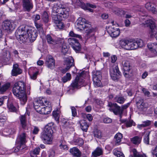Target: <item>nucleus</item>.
I'll return each mask as SVG.
<instances>
[{
  "mask_svg": "<svg viewBox=\"0 0 157 157\" xmlns=\"http://www.w3.org/2000/svg\"><path fill=\"white\" fill-rule=\"evenodd\" d=\"M25 90V84L22 81L15 83L13 88V94L20 100L22 105L25 104L27 101Z\"/></svg>",
  "mask_w": 157,
  "mask_h": 157,
  "instance_id": "nucleus-1",
  "label": "nucleus"
},
{
  "mask_svg": "<svg viewBox=\"0 0 157 157\" xmlns=\"http://www.w3.org/2000/svg\"><path fill=\"white\" fill-rule=\"evenodd\" d=\"M75 27L80 30H86L88 37L94 36L96 29L92 27L91 23L85 18L79 17L75 23Z\"/></svg>",
  "mask_w": 157,
  "mask_h": 157,
  "instance_id": "nucleus-2",
  "label": "nucleus"
},
{
  "mask_svg": "<svg viewBox=\"0 0 157 157\" xmlns=\"http://www.w3.org/2000/svg\"><path fill=\"white\" fill-rule=\"evenodd\" d=\"M28 30V27L26 25L20 26L17 29L15 36L17 39L21 43L27 42L28 38L26 34Z\"/></svg>",
  "mask_w": 157,
  "mask_h": 157,
  "instance_id": "nucleus-3",
  "label": "nucleus"
},
{
  "mask_svg": "<svg viewBox=\"0 0 157 157\" xmlns=\"http://www.w3.org/2000/svg\"><path fill=\"white\" fill-rule=\"evenodd\" d=\"M26 135L25 133H23L19 136L16 141L17 147L14 150L15 152L22 150L25 147V144L26 142Z\"/></svg>",
  "mask_w": 157,
  "mask_h": 157,
  "instance_id": "nucleus-4",
  "label": "nucleus"
},
{
  "mask_svg": "<svg viewBox=\"0 0 157 157\" xmlns=\"http://www.w3.org/2000/svg\"><path fill=\"white\" fill-rule=\"evenodd\" d=\"M108 105L110 107L109 110L113 112L116 115H119L120 120L121 121L123 110L121 109V107L118 105L116 103H109Z\"/></svg>",
  "mask_w": 157,
  "mask_h": 157,
  "instance_id": "nucleus-5",
  "label": "nucleus"
},
{
  "mask_svg": "<svg viewBox=\"0 0 157 157\" xmlns=\"http://www.w3.org/2000/svg\"><path fill=\"white\" fill-rule=\"evenodd\" d=\"M121 46L123 48L127 50H133L136 49V45L135 44L134 41L132 40H122L120 41Z\"/></svg>",
  "mask_w": 157,
  "mask_h": 157,
  "instance_id": "nucleus-6",
  "label": "nucleus"
},
{
  "mask_svg": "<svg viewBox=\"0 0 157 157\" xmlns=\"http://www.w3.org/2000/svg\"><path fill=\"white\" fill-rule=\"evenodd\" d=\"M114 21H112L111 22L113 26L109 27L107 29L108 33L112 37H116L118 36L120 33V30L119 28L115 27L114 25Z\"/></svg>",
  "mask_w": 157,
  "mask_h": 157,
  "instance_id": "nucleus-7",
  "label": "nucleus"
},
{
  "mask_svg": "<svg viewBox=\"0 0 157 157\" xmlns=\"http://www.w3.org/2000/svg\"><path fill=\"white\" fill-rule=\"evenodd\" d=\"M110 74L111 78L114 81L117 80L121 76V73L117 66L110 69Z\"/></svg>",
  "mask_w": 157,
  "mask_h": 157,
  "instance_id": "nucleus-8",
  "label": "nucleus"
},
{
  "mask_svg": "<svg viewBox=\"0 0 157 157\" xmlns=\"http://www.w3.org/2000/svg\"><path fill=\"white\" fill-rule=\"evenodd\" d=\"M144 24L145 26L150 27V30L149 33L151 36H152L156 33L157 31V28L155 23L152 20H146L145 21Z\"/></svg>",
  "mask_w": 157,
  "mask_h": 157,
  "instance_id": "nucleus-9",
  "label": "nucleus"
},
{
  "mask_svg": "<svg viewBox=\"0 0 157 157\" xmlns=\"http://www.w3.org/2000/svg\"><path fill=\"white\" fill-rule=\"evenodd\" d=\"M27 32L26 36L28 38L27 40V42L29 40L31 42L34 41L37 36L36 30L34 28H29L28 29Z\"/></svg>",
  "mask_w": 157,
  "mask_h": 157,
  "instance_id": "nucleus-10",
  "label": "nucleus"
},
{
  "mask_svg": "<svg viewBox=\"0 0 157 157\" xmlns=\"http://www.w3.org/2000/svg\"><path fill=\"white\" fill-rule=\"evenodd\" d=\"M53 21L59 29H62L64 25L61 20L63 18L58 14H52Z\"/></svg>",
  "mask_w": 157,
  "mask_h": 157,
  "instance_id": "nucleus-11",
  "label": "nucleus"
},
{
  "mask_svg": "<svg viewBox=\"0 0 157 157\" xmlns=\"http://www.w3.org/2000/svg\"><path fill=\"white\" fill-rule=\"evenodd\" d=\"M68 41L76 52H78L80 50V45L76 39L73 38H69L68 40Z\"/></svg>",
  "mask_w": 157,
  "mask_h": 157,
  "instance_id": "nucleus-12",
  "label": "nucleus"
},
{
  "mask_svg": "<svg viewBox=\"0 0 157 157\" xmlns=\"http://www.w3.org/2000/svg\"><path fill=\"white\" fill-rule=\"evenodd\" d=\"M101 73L100 71H98L94 72L93 75V80L95 86L99 87L101 86Z\"/></svg>",
  "mask_w": 157,
  "mask_h": 157,
  "instance_id": "nucleus-13",
  "label": "nucleus"
},
{
  "mask_svg": "<svg viewBox=\"0 0 157 157\" xmlns=\"http://www.w3.org/2000/svg\"><path fill=\"white\" fill-rule=\"evenodd\" d=\"M48 102L44 98H39L38 99L35 100L33 103V106L34 109L36 110L39 109L41 106L47 104Z\"/></svg>",
  "mask_w": 157,
  "mask_h": 157,
  "instance_id": "nucleus-14",
  "label": "nucleus"
},
{
  "mask_svg": "<svg viewBox=\"0 0 157 157\" xmlns=\"http://www.w3.org/2000/svg\"><path fill=\"white\" fill-rule=\"evenodd\" d=\"M23 9L25 11L29 12L33 8L32 0H22Z\"/></svg>",
  "mask_w": 157,
  "mask_h": 157,
  "instance_id": "nucleus-15",
  "label": "nucleus"
},
{
  "mask_svg": "<svg viewBox=\"0 0 157 157\" xmlns=\"http://www.w3.org/2000/svg\"><path fill=\"white\" fill-rule=\"evenodd\" d=\"M52 133L44 131L41 136V138L44 142L47 144H49L52 141Z\"/></svg>",
  "mask_w": 157,
  "mask_h": 157,
  "instance_id": "nucleus-16",
  "label": "nucleus"
},
{
  "mask_svg": "<svg viewBox=\"0 0 157 157\" xmlns=\"http://www.w3.org/2000/svg\"><path fill=\"white\" fill-rule=\"evenodd\" d=\"M16 27L13 22L10 21H6L4 22L3 28L6 30H12Z\"/></svg>",
  "mask_w": 157,
  "mask_h": 157,
  "instance_id": "nucleus-17",
  "label": "nucleus"
},
{
  "mask_svg": "<svg viewBox=\"0 0 157 157\" xmlns=\"http://www.w3.org/2000/svg\"><path fill=\"white\" fill-rule=\"evenodd\" d=\"M45 63L47 67L51 69H53L55 67V59L51 56H49L48 57Z\"/></svg>",
  "mask_w": 157,
  "mask_h": 157,
  "instance_id": "nucleus-18",
  "label": "nucleus"
},
{
  "mask_svg": "<svg viewBox=\"0 0 157 157\" xmlns=\"http://www.w3.org/2000/svg\"><path fill=\"white\" fill-rule=\"evenodd\" d=\"M74 59L72 56H69L66 58L64 62V65L69 68L74 65Z\"/></svg>",
  "mask_w": 157,
  "mask_h": 157,
  "instance_id": "nucleus-19",
  "label": "nucleus"
},
{
  "mask_svg": "<svg viewBox=\"0 0 157 157\" xmlns=\"http://www.w3.org/2000/svg\"><path fill=\"white\" fill-rule=\"evenodd\" d=\"M61 9L59 10L58 14L60 15V17H61L63 18H67L69 15L68 9L65 8L63 5Z\"/></svg>",
  "mask_w": 157,
  "mask_h": 157,
  "instance_id": "nucleus-20",
  "label": "nucleus"
},
{
  "mask_svg": "<svg viewBox=\"0 0 157 157\" xmlns=\"http://www.w3.org/2000/svg\"><path fill=\"white\" fill-rule=\"evenodd\" d=\"M22 71V70L19 67L18 64H16L13 65V69L12 71V74L13 76H16L21 74Z\"/></svg>",
  "mask_w": 157,
  "mask_h": 157,
  "instance_id": "nucleus-21",
  "label": "nucleus"
},
{
  "mask_svg": "<svg viewBox=\"0 0 157 157\" xmlns=\"http://www.w3.org/2000/svg\"><path fill=\"white\" fill-rule=\"evenodd\" d=\"M46 39L48 43L51 45H53L58 43L57 41L54 39L52 36L49 34L46 36Z\"/></svg>",
  "mask_w": 157,
  "mask_h": 157,
  "instance_id": "nucleus-22",
  "label": "nucleus"
},
{
  "mask_svg": "<svg viewBox=\"0 0 157 157\" xmlns=\"http://www.w3.org/2000/svg\"><path fill=\"white\" fill-rule=\"evenodd\" d=\"M72 3L75 5L80 7L83 9H87L86 5L81 0H71Z\"/></svg>",
  "mask_w": 157,
  "mask_h": 157,
  "instance_id": "nucleus-23",
  "label": "nucleus"
},
{
  "mask_svg": "<svg viewBox=\"0 0 157 157\" xmlns=\"http://www.w3.org/2000/svg\"><path fill=\"white\" fill-rule=\"evenodd\" d=\"M63 6L59 4H55L52 8V14H59V10L62 8Z\"/></svg>",
  "mask_w": 157,
  "mask_h": 157,
  "instance_id": "nucleus-24",
  "label": "nucleus"
},
{
  "mask_svg": "<svg viewBox=\"0 0 157 157\" xmlns=\"http://www.w3.org/2000/svg\"><path fill=\"white\" fill-rule=\"evenodd\" d=\"M70 152L73 155L76 157H80L81 155V152L76 147H74L70 149Z\"/></svg>",
  "mask_w": 157,
  "mask_h": 157,
  "instance_id": "nucleus-25",
  "label": "nucleus"
},
{
  "mask_svg": "<svg viewBox=\"0 0 157 157\" xmlns=\"http://www.w3.org/2000/svg\"><path fill=\"white\" fill-rule=\"evenodd\" d=\"M148 48L154 53L157 54V44L155 43H149L147 44Z\"/></svg>",
  "mask_w": 157,
  "mask_h": 157,
  "instance_id": "nucleus-26",
  "label": "nucleus"
},
{
  "mask_svg": "<svg viewBox=\"0 0 157 157\" xmlns=\"http://www.w3.org/2000/svg\"><path fill=\"white\" fill-rule=\"evenodd\" d=\"M80 125L81 129L85 132H86L88 128L89 127L88 124L86 122L85 120H81L78 121Z\"/></svg>",
  "mask_w": 157,
  "mask_h": 157,
  "instance_id": "nucleus-27",
  "label": "nucleus"
},
{
  "mask_svg": "<svg viewBox=\"0 0 157 157\" xmlns=\"http://www.w3.org/2000/svg\"><path fill=\"white\" fill-rule=\"evenodd\" d=\"M16 130V128L15 127H13L10 128L6 129L4 130L3 134L5 135L13 134L15 133Z\"/></svg>",
  "mask_w": 157,
  "mask_h": 157,
  "instance_id": "nucleus-28",
  "label": "nucleus"
},
{
  "mask_svg": "<svg viewBox=\"0 0 157 157\" xmlns=\"http://www.w3.org/2000/svg\"><path fill=\"white\" fill-rule=\"evenodd\" d=\"M142 137L140 136H136L131 139L132 143L135 145H138L141 142Z\"/></svg>",
  "mask_w": 157,
  "mask_h": 157,
  "instance_id": "nucleus-29",
  "label": "nucleus"
},
{
  "mask_svg": "<svg viewBox=\"0 0 157 157\" xmlns=\"http://www.w3.org/2000/svg\"><path fill=\"white\" fill-rule=\"evenodd\" d=\"M103 153V151L102 148L100 147H97L92 154L94 157H96L101 155Z\"/></svg>",
  "mask_w": 157,
  "mask_h": 157,
  "instance_id": "nucleus-30",
  "label": "nucleus"
},
{
  "mask_svg": "<svg viewBox=\"0 0 157 157\" xmlns=\"http://www.w3.org/2000/svg\"><path fill=\"white\" fill-rule=\"evenodd\" d=\"M122 65L123 67V68L124 71H130V66L129 62L127 60H124L122 62Z\"/></svg>",
  "mask_w": 157,
  "mask_h": 157,
  "instance_id": "nucleus-31",
  "label": "nucleus"
},
{
  "mask_svg": "<svg viewBox=\"0 0 157 157\" xmlns=\"http://www.w3.org/2000/svg\"><path fill=\"white\" fill-rule=\"evenodd\" d=\"M150 133V132L147 131L144 132V142L145 144L147 145L149 144V135Z\"/></svg>",
  "mask_w": 157,
  "mask_h": 157,
  "instance_id": "nucleus-32",
  "label": "nucleus"
},
{
  "mask_svg": "<svg viewBox=\"0 0 157 157\" xmlns=\"http://www.w3.org/2000/svg\"><path fill=\"white\" fill-rule=\"evenodd\" d=\"M19 119L22 128H25L26 126V115H21L19 117Z\"/></svg>",
  "mask_w": 157,
  "mask_h": 157,
  "instance_id": "nucleus-33",
  "label": "nucleus"
},
{
  "mask_svg": "<svg viewBox=\"0 0 157 157\" xmlns=\"http://www.w3.org/2000/svg\"><path fill=\"white\" fill-rule=\"evenodd\" d=\"M54 123L53 122L48 123L45 126L44 131L50 133H52L53 131L52 129V127Z\"/></svg>",
  "mask_w": 157,
  "mask_h": 157,
  "instance_id": "nucleus-34",
  "label": "nucleus"
},
{
  "mask_svg": "<svg viewBox=\"0 0 157 157\" xmlns=\"http://www.w3.org/2000/svg\"><path fill=\"white\" fill-rule=\"evenodd\" d=\"M125 100V99L123 96H117L114 99L115 102H117L121 104L124 103Z\"/></svg>",
  "mask_w": 157,
  "mask_h": 157,
  "instance_id": "nucleus-35",
  "label": "nucleus"
},
{
  "mask_svg": "<svg viewBox=\"0 0 157 157\" xmlns=\"http://www.w3.org/2000/svg\"><path fill=\"white\" fill-rule=\"evenodd\" d=\"M145 7L148 10L151 11L153 13H155V8L154 6V5L151 2L146 3Z\"/></svg>",
  "mask_w": 157,
  "mask_h": 157,
  "instance_id": "nucleus-36",
  "label": "nucleus"
},
{
  "mask_svg": "<svg viewBox=\"0 0 157 157\" xmlns=\"http://www.w3.org/2000/svg\"><path fill=\"white\" fill-rule=\"evenodd\" d=\"M80 85V78L78 77L77 76L75 80L71 84V86L73 88H77Z\"/></svg>",
  "mask_w": 157,
  "mask_h": 157,
  "instance_id": "nucleus-37",
  "label": "nucleus"
},
{
  "mask_svg": "<svg viewBox=\"0 0 157 157\" xmlns=\"http://www.w3.org/2000/svg\"><path fill=\"white\" fill-rule=\"evenodd\" d=\"M151 124V121L149 120H147L143 121L142 124L138 125H137V127L140 129H141L143 127L149 126Z\"/></svg>",
  "mask_w": 157,
  "mask_h": 157,
  "instance_id": "nucleus-38",
  "label": "nucleus"
},
{
  "mask_svg": "<svg viewBox=\"0 0 157 157\" xmlns=\"http://www.w3.org/2000/svg\"><path fill=\"white\" fill-rule=\"evenodd\" d=\"M60 144L59 145L60 148L63 150H67L68 149V147L67 145H66V142L63 139L59 141Z\"/></svg>",
  "mask_w": 157,
  "mask_h": 157,
  "instance_id": "nucleus-39",
  "label": "nucleus"
},
{
  "mask_svg": "<svg viewBox=\"0 0 157 157\" xmlns=\"http://www.w3.org/2000/svg\"><path fill=\"white\" fill-rule=\"evenodd\" d=\"M122 137V134L120 133H118L115 135L114 138L116 139V145H118Z\"/></svg>",
  "mask_w": 157,
  "mask_h": 157,
  "instance_id": "nucleus-40",
  "label": "nucleus"
},
{
  "mask_svg": "<svg viewBox=\"0 0 157 157\" xmlns=\"http://www.w3.org/2000/svg\"><path fill=\"white\" fill-rule=\"evenodd\" d=\"M130 155L129 157H138L140 153L136 150L135 148H132L131 150L130 151Z\"/></svg>",
  "mask_w": 157,
  "mask_h": 157,
  "instance_id": "nucleus-41",
  "label": "nucleus"
},
{
  "mask_svg": "<svg viewBox=\"0 0 157 157\" xmlns=\"http://www.w3.org/2000/svg\"><path fill=\"white\" fill-rule=\"evenodd\" d=\"M134 44L137 45L136 49L138 47H141L144 45V43L143 41L141 39L137 40H133Z\"/></svg>",
  "mask_w": 157,
  "mask_h": 157,
  "instance_id": "nucleus-42",
  "label": "nucleus"
},
{
  "mask_svg": "<svg viewBox=\"0 0 157 157\" xmlns=\"http://www.w3.org/2000/svg\"><path fill=\"white\" fill-rule=\"evenodd\" d=\"M137 104L138 108L141 110H144V109L147 107L146 104L143 101L141 103H140V102H137Z\"/></svg>",
  "mask_w": 157,
  "mask_h": 157,
  "instance_id": "nucleus-43",
  "label": "nucleus"
},
{
  "mask_svg": "<svg viewBox=\"0 0 157 157\" xmlns=\"http://www.w3.org/2000/svg\"><path fill=\"white\" fill-rule=\"evenodd\" d=\"M113 153L114 155L117 157H124V155L123 153L117 150L116 149H113Z\"/></svg>",
  "mask_w": 157,
  "mask_h": 157,
  "instance_id": "nucleus-44",
  "label": "nucleus"
},
{
  "mask_svg": "<svg viewBox=\"0 0 157 157\" xmlns=\"http://www.w3.org/2000/svg\"><path fill=\"white\" fill-rule=\"evenodd\" d=\"M40 148L39 147H37L35 148L33 151L30 152V154L31 156H37L39 154L40 152Z\"/></svg>",
  "mask_w": 157,
  "mask_h": 157,
  "instance_id": "nucleus-45",
  "label": "nucleus"
},
{
  "mask_svg": "<svg viewBox=\"0 0 157 157\" xmlns=\"http://www.w3.org/2000/svg\"><path fill=\"white\" fill-rule=\"evenodd\" d=\"M71 78V74L69 73H67L66 74L65 76H64L63 78H62V80L63 82L65 83L67 82L70 80Z\"/></svg>",
  "mask_w": 157,
  "mask_h": 157,
  "instance_id": "nucleus-46",
  "label": "nucleus"
},
{
  "mask_svg": "<svg viewBox=\"0 0 157 157\" xmlns=\"http://www.w3.org/2000/svg\"><path fill=\"white\" fill-rule=\"evenodd\" d=\"M93 134L95 137L100 138L102 137L101 132L97 129H95L93 131Z\"/></svg>",
  "mask_w": 157,
  "mask_h": 157,
  "instance_id": "nucleus-47",
  "label": "nucleus"
},
{
  "mask_svg": "<svg viewBox=\"0 0 157 157\" xmlns=\"http://www.w3.org/2000/svg\"><path fill=\"white\" fill-rule=\"evenodd\" d=\"M10 86V83L5 84L0 88V91L1 92H4L8 89Z\"/></svg>",
  "mask_w": 157,
  "mask_h": 157,
  "instance_id": "nucleus-48",
  "label": "nucleus"
},
{
  "mask_svg": "<svg viewBox=\"0 0 157 157\" xmlns=\"http://www.w3.org/2000/svg\"><path fill=\"white\" fill-rule=\"evenodd\" d=\"M120 121L122 123H125L127 127H129L132 126L133 122L132 121H128L127 119H121V121Z\"/></svg>",
  "mask_w": 157,
  "mask_h": 157,
  "instance_id": "nucleus-49",
  "label": "nucleus"
},
{
  "mask_svg": "<svg viewBox=\"0 0 157 157\" xmlns=\"http://www.w3.org/2000/svg\"><path fill=\"white\" fill-rule=\"evenodd\" d=\"M35 26L38 30L42 33L43 32V28L42 27V25L40 24H38L36 22H35Z\"/></svg>",
  "mask_w": 157,
  "mask_h": 157,
  "instance_id": "nucleus-50",
  "label": "nucleus"
},
{
  "mask_svg": "<svg viewBox=\"0 0 157 157\" xmlns=\"http://www.w3.org/2000/svg\"><path fill=\"white\" fill-rule=\"evenodd\" d=\"M69 35L71 37L78 38L81 40H82V37L81 35L76 34L75 33L72 31H71L70 32Z\"/></svg>",
  "mask_w": 157,
  "mask_h": 157,
  "instance_id": "nucleus-51",
  "label": "nucleus"
},
{
  "mask_svg": "<svg viewBox=\"0 0 157 157\" xmlns=\"http://www.w3.org/2000/svg\"><path fill=\"white\" fill-rule=\"evenodd\" d=\"M42 19L44 21L47 23L48 21V16L47 12L44 11L42 15Z\"/></svg>",
  "mask_w": 157,
  "mask_h": 157,
  "instance_id": "nucleus-52",
  "label": "nucleus"
},
{
  "mask_svg": "<svg viewBox=\"0 0 157 157\" xmlns=\"http://www.w3.org/2000/svg\"><path fill=\"white\" fill-rule=\"evenodd\" d=\"M37 112L39 113L43 114H47V112L46 110L45 107H41L39 109H38Z\"/></svg>",
  "mask_w": 157,
  "mask_h": 157,
  "instance_id": "nucleus-53",
  "label": "nucleus"
},
{
  "mask_svg": "<svg viewBox=\"0 0 157 157\" xmlns=\"http://www.w3.org/2000/svg\"><path fill=\"white\" fill-rule=\"evenodd\" d=\"M7 106L10 111L13 112H15L16 111V108L13 106V104H10L9 105H8Z\"/></svg>",
  "mask_w": 157,
  "mask_h": 157,
  "instance_id": "nucleus-54",
  "label": "nucleus"
},
{
  "mask_svg": "<svg viewBox=\"0 0 157 157\" xmlns=\"http://www.w3.org/2000/svg\"><path fill=\"white\" fill-rule=\"evenodd\" d=\"M75 142L77 143V144L79 146H81L83 144L84 141L81 138H78L75 140Z\"/></svg>",
  "mask_w": 157,
  "mask_h": 157,
  "instance_id": "nucleus-55",
  "label": "nucleus"
},
{
  "mask_svg": "<svg viewBox=\"0 0 157 157\" xmlns=\"http://www.w3.org/2000/svg\"><path fill=\"white\" fill-rule=\"evenodd\" d=\"M52 115L55 120L56 121H58L59 118V116L58 113L56 111H53L52 113Z\"/></svg>",
  "mask_w": 157,
  "mask_h": 157,
  "instance_id": "nucleus-56",
  "label": "nucleus"
},
{
  "mask_svg": "<svg viewBox=\"0 0 157 157\" xmlns=\"http://www.w3.org/2000/svg\"><path fill=\"white\" fill-rule=\"evenodd\" d=\"M87 6H86V7H87V9H85V10H87L91 12H92L93 10L89 8L88 7H90L93 8H95L96 7V6L90 4V3H87Z\"/></svg>",
  "mask_w": 157,
  "mask_h": 157,
  "instance_id": "nucleus-57",
  "label": "nucleus"
},
{
  "mask_svg": "<svg viewBox=\"0 0 157 157\" xmlns=\"http://www.w3.org/2000/svg\"><path fill=\"white\" fill-rule=\"evenodd\" d=\"M7 97H4L0 98V106L2 105L5 102L8 101Z\"/></svg>",
  "mask_w": 157,
  "mask_h": 157,
  "instance_id": "nucleus-58",
  "label": "nucleus"
},
{
  "mask_svg": "<svg viewBox=\"0 0 157 157\" xmlns=\"http://www.w3.org/2000/svg\"><path fill=\"white\" fill-rule=\"evenodd\" d=\"M68 50L67 46L65 44H63L62 45V52L63 53H65Z\"/></svg>",
  "mask_w": 157,
  "mask_h": 157,
  "instance_id": "nucleus-59",
  "label": "nucleus"
},
{
  "mask_svg": "<svg viewBox=\"0 0 157 157\" xmlns=\"http://www.w3.org/2000/svg\"><path fill=\"white\" fill-rule=\"evenodd\" d=\"M103 122L105 123H110L112 121V120L109 117H105L103 119Z\"/></svg>",
  "mask_w": 157,
  "mask_h": 157,
  "instance_id": "nucleus-60",
  "label": "nucleus"
},
{
  "mask_svg": "<svg viewBox=\"0 0 157 157\" xmlns=\"http://www.w3.org/2000/svg\"><path fill=\"white\" fill-rule=\"evenodd\" d=\"M131 73H130L129 71H124V76L127 78H129L131 76Z\"/></svg>",
  "mask_w": 157,
  "mask_h": 157,
  "instance_id": "nucleus-61",
  "label": "nucleus"
},
{
  "mask_svg": "<svg viewBox=\"0 0 157 157\" xmlns=\"http://www.w3.org/2000/svg\"><path fill=\"white\" fill-rule=\"evenodd\" d=\"M72 116L75 117L77 115L76 109L74 107H72L71 108Z\"/></svg>",
  "mask_w": 157,
  "mask_h": 157,
  "instance_id": "nucleus-62",
  "label": "nucleus"
},
{
  "mask_svg": "<svg viewBox=\"0 0 157 157\" xmlns=\"http://www.w3.org/2000/svg\"><path fill=\"white\" fill-rule=\"evenodd\" d=\"M142 91H143L144 94L146 95L149 96L150 94V92L148 91L147 89L145 88L143 89Z\"/></svg>",
  "mask_w": 157,
  "mask_h": 157,
  "instance_id": "nucleus-63",
  "label": "nucleus"
},
{
  "mask_svg": "<svg viewBox=\"0 0 157 157\" xmlns=\"http://www.w3.org/2000/svg\"><path fill=\"white\" fill-rule=\"evenodd\" d=\"M111 62L115 63L117 59V57L116 55H113L111 56Z\"/></svg>",
  "mask_w": 157,
  "mask_h": 157,
  "instance_id": "nucleus-64",
  "label": "nucleus"
}]
</instances>
